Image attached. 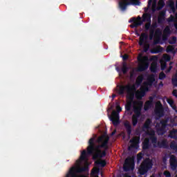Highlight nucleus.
I'll list each match as a JSON object with an SVG mask.
<instances>
[{"instance_id":"1","label":"nucleus","mask_w":177,"mask_h":177,"mask_svg":"<svg viewBox=\"0 0 177 177\" xmlns=\"http://www.w3.org/2000/svg\"><path fill=\"white\" fill-rule=\"evenodd\" d=\"M95 138L93 137L88 140V146L86 150L84 149L80 155V160L85 161L88 160V156H92L96 154V153H100L102 151L100 149H104L107 150L109 149V140L110 138L109 136H100L97 139V143H101V145H96L95 143Z\"/></svg>"},{"instance_id":"2","label":"nucleus","mask_w":177,"mask_h":177,"mask_svg":"<svg viewBox=\"0 0 177 177\" xmlns=\"http://www.w3.org/2000/svg\"><path fill=\"white\" fill-rule=\"evenodd\" d=\"M125 91L127 93V97L129 100H133L135 97V92H136V85L135 84H127L126 86H120L118 90L119 95H124Z\"/></svg>"},{"instance_id":"3","label":"nucleus","mask_w":177,"mask_h":177,"mask_svg":"<svg viewBox=\"0 0 177 177\" xmlns=\"http://www.w3.org/2000/svg\"><path fill=\"white\" fill-rule=\"evenodd\" d=\"M153 168V160L149 158H145L141 163L138 172L140 175H146Z\"/></svg>"},{"instance_id":"4","label":"nucleus","mask_w":177,"mask_h":177,"mask_svg":"<svg viewBox=\"0 0 177 177\" xmlns=\"http://www.w3.org/2000/svg\"><path fill=\"white\" fill-rule=\"evenodd\" d=\"M142 107H143V102H140L138 104V106H134L133 107L134 114L131 117V122L133 127L138 125V119L142 115Z\"/></svg>"},{"instance_id":"5","label":"nucleus","mask_w":177,"mask_h":177,"mask_svg":"<svg viewBox=\"0 0 177 177\" xmlns=\"http://www.w3.org/2000/svg\"><path fill=\"white\" fill-rule=\"evenodd\" d=\"M137 60L140 63L138 67V71L142 73L149 68V57L140 55L138 57Z\"/></svg>"},{"instance_id":"6","label":"nucleus","mask_w":177,"mask_h":177,"mask_svg":"<svg viewBox=\"0 0 177 177\" xmlns=\"http://www.w3.org/2000/svg\"><path fill=\"white\" fill-rule=\"evenodd\" d=\"M116 110L115 111H113L111 115H109V120L110 121H111L113 124V125L117 126L118 125V124H120V114L119 113H121V111H122V108H121V106H120L119 105H118L116 106Z\"/></svg>"},{"instance_id":"7","label":"nucleus","mask_w":177,"mask_h":177,"mask_svg":"<svg viewBox=\"0 0 177 177\" xmlns=\"http://www.w3.org/2000/svg\"><path fill=\"white\" fill-rule=\"evenodd\" d=\"M129 5L140 6V1L139 0H130V1H128V0H123L119 2V6L121 10H127V6H129Z\"/></svg>"},{"instance_id":"8","label":"nucleus","mask_w":177,"mask_h":177,"mask_svg":"<svg viewBox=\"0 0 177 177\" xmlns=\"http://www.w3.org/2000/svg\"><path fill=\"white\" fill-rule=\"evenodd\" d=\"M168 124V120H162L159 123L156 124V131L158 135L162 136L167 131L165 130L167 128V125Z\"/></svg>"},{"instance_id":"9","label":"nucleus","mask_w":177,"mask_h":177,"mask_svg":"<svg viewBox=\"0 0 177 177\" xmlns=\"http://www.w3.org/2000/svg\"><path fill=\"white\" fill-rule=\"evenodd\" d=\"M133 164V158L131 157H128L124 160V164L123 165V169L125 172H128V171H131V165Z\"/></svg>"},{"instance_id":"10","label":"nucleus","mask_w":177,"mask_h":177,"mask_svg":"<svg viewBox=\"0 0 177 177\" xmlns=\"http://www.w3.org/2000/svg\"><path fill=\"white\" fill-rule=\"evenodd\" d=\"M140 142V137H133L130 140V146L128 148V150L131 151L132 149H136L139 146V142Z\"/></svg>"},{"instance_id":"11","label":"nucleus","mask_w":177,"mask_h":177,"mask_svg":"<svg viewBox=\"0 0 177 177\" xmlns=\"http://www.w3.org/2000/svg\"><path fill=\"white\" fill-rule=\"evenodd\" d=\"M170 168L172 171H176L177 169V159L176 156L171 155L169 159Z\"/></svg>"},{"instance_id":"12","label":"nucleus","mask_w":177,"mask_h":177,"mask_svg":"<svg viewBox=\"0 0 177 177\" xmlns=\"http://www.w3.org/2000/svg\"><path fill=\"white\" fill-rule=\"evenodd\" d=\"M153 147H158L159 149H168V142L167 140H163L161 142L158 141L156 143H152Z\"/></svg>"},{"instance_id":"13","label":"nucleus","mask_w":177,"mask_h":177,"mask_svg":"<svg viewBox=\"0 0 177 177\" xmlns=\"http://www.w3.org/2000/svg\"><path fill=\"white\" fill-rule=\"evenodd\" d=\"M140 41L138 44L140 46H143L144 44H147V40L149 39V35L146 32H142L140 36Z\"/></svg>"},{"instance_id":"14","label":"nucleus","mask_w":177,"mask_h":177,"mask_svg":"<svg viewBox=\"0 0 177 177\" xmlns=\"http://www.w3.org/2000/svg\"><path fill=\"white\" fill-rule=\"evenodd\" d=\"M146 91H149V87L145 86L144 88L141 87L140 91H136V97L138 99H142V97H145V95H146Z\"/></svg>"},{"instance_id":"15","label":"nucleus","mask_w":177,"mask_h":177,"mask_svg":"<svg viewBox=\"0 0 177 177\" xmlns=\"http://www.w3.org/2000/svg\"><path fill=\"white\" fill-rule=\"evenodd\" d=\"M155 114L159 118H161L164 115V109H162V104H160L159 106H157L155 109Z\"/></svg>"},{"instance_id":"16","label":"nucleus","mask_w":177,"mask_h":177,"mask_svg":"<svg viewBox=\"0 0 177 177\" xmlns=\"http://www.w3.org/2000/svg\"><path fill=\"white\" fill-rule=\"evenodd\" d=\"M156 81V75H150L148 77H147V82H144V85L145 86H151V85H153V82Z\"/></svg>"},{"instance_id":"17","label":"nucleus","mask_w":177,"mask_h":177,"mask_svg":"<svg viewBox=\"0 0 177 177\" xmlns=\"http://www.w3.org/2000/svg\"><path fill=\"white\" fill-rule=\"evenodd\" d=\"M129 23H133L130 25L131 28H137V27H139L142 24V22H137L136 18L132 17L129 19Z\"/></svg>"},{"instance_id":"18","label":"nucleus","mask_w":177,"mask_h":177,"mask_svg":"<svg viewBox=\"0 0 177 177\" xmlns=\"http://www.w3.org/2000/svg\"><path fill=\"white\" fill-rule=\"evenodd\" d=\"M151 147V144L150 143L149 138H145L142 142V149L143 150H149Z\"/></svg>"},{"instance_id":"19","label":"nucleus","mask_w":177,"mask_h":177,"mask_svg":"<svg viewBox=\"0 0 177 177\" xmlns=\"http://www.w3.org/2000/svg\"><path fill=\"white\" fill-rule=\"evenodd\" d=\"M149 140H151V143H157V136H156V132L154 131H151L149 133Z\"/></svg>"},{"instance_id":"20","label":"nucleus","mask_w":177,"mask_h":177,"mask_svg":"<svg viewBox=\"0 0 177 177\" xmlns=\"http://www.w3.org/2000/svg\"><path fill=\"white\" fill-rule=\"evenodd\" d=\"M124 126L126 128V131L127 132V135L129 136V138H131V135L132 133V126H131L129 122H125Z\"/></svg>"},{"instance_id":"21","label":"nucleus","mask_w":177,"mask_h":177,"mask_svg":"<svg viewBox=\"0 0 177 177\" xmlns=\"http://www.w3.org/2000/svg\"><path fill=\"white\" fill-rule=\"evenodd\" d=\"M150 125H151V119L148 118L146 120L145 122L144 123L142 126V129L145 131V129H149Z\"/></svg>"},{"instance_id":"22","label":"nucleus","mask_w":177,"mask_h":177,"mask_svg":"<svg viewBox=\"0 0 177 177\" xmlns=\"http://www.w3.org/2000/svg\"><path fill=\"white\" fill-rule=\"evenodd\" d=\"M164 50V48L161 46H157L151 51V53L156 55L157 53H161Z\"/></svg>"},{"instance_id":"23","label":"nucleus","mask_w":177,"mask_h":177,"mask_svg":"<svg viewBox=\"0 0 177 177\" xmlns=\"http://www.w3.org/2000/svg\"><path fill=\"white\" fill-rule=\"evenodd\" d=\"M142 21L150 22L151 21V15L149 13H145L142 15Z\"/></svg>"},{"instance_id":"24","label":"nucleus","mask_w":177,"mask_h":177,"mask_svg":"<svg viewBox=\"0 0 177 177\" xmlns=\"http://www.w3.org/2000/svg\"><path fill=\"white\" fill-rule=\"evenodd\" d=\"M169 137L171 138V139H177V129H173L170 131Z\"/></svg>"},{"instance_id":"25","label":"nucleus","mask_w":177,"mask_h":177,"mask_svg":"<svg viewBox=\"0 0 177 177\" xmlns=\"http://www.w3.org/2000/svg\"><path fill=\"white\" fill-rule=\"evenodd\" d=\"M132 109V104L129 103L125 105V113L128 115H132V112H131V109Z\"/></svg>"},{"instance_id":"26","label":"nucleus","mask_w":177,"mask_h":177,"mask_svg":"<svg viewBox=\"0 0 177 177\" xmlns=\"http://www.w3.org/2000/svg\"><path fill=\"white\" fill-rule=\"evenodd\" d=\"M167 102L169 104L170 107H171V109L173 110H175V111L177 113L176 105H175V102H174V100L167 99Z\"/></svg>"},{"instance_id":"27","label":"nucleus","mask_w":177,"mask_h":177,"mask_svg":"<svg viewBox=\"0 0 177 177\" xmlns=\"http://www.w3.org/2000/svg\"><path fill=\"white\" fill-rule=\"evenodd\" d=\"M144 79L145 77H143V75H138L136 80V85H137L138 86H140V85H142V83L143 82Z\"/></svg>"},{"instance_id":"28","label":"nucleus","mask_w":177,"mask_h":177,"mask_svg":"<svg viewBox=\"0 0 177 177\" xmlns=\"http://www.w3.org/2000/svg\"><path fill=\"white\" fill-rule=\"evenodd\" d=\"M167 53H176V51H175V46H168L166 48Z\"/></svg>"},{"instance_id":"29","label":"nucleus","mask_w":177,"mask_h":177,"mask_svg":"<svg viewBox=\"0 0 177 177\" xmlns=\"http://www.w3.org/2000/svg\"><path fill=\"white\" fill-rule=\"evenodd\" d=\"M165 6V2L164 0H160L158 3V6L156 7V10H161L162 8Z\"/></svg>"},{"instance_id":"30","label":"nucleus","mask_w":177,"mask_h":177,"mask_svg":"<svg viewBox=\"0 0 177 177\" xmlns=\"http://www.w3.org/2000/svg\"><path fill=\"white\" fill-rule=\"evenodd\" d=\"M94 156L97 158H102V157H106V151H100V152H97Z\"/></svg>"},{"instance_id":"31","label":"nucleus","mask_w":177,"mask_h":177,"mask_svg":"<svg viewBox=\"0 0 177 177\" xmlns=\"http://www.w3.org/2000/svg\"><path fill=\"white\" fill-rule=\"evenodd\" d=\"M151 104H153V101H147L144 106V110H145V111H147V110H149V109L151 107Z\"/></svg>"},{"instance_id":"32","label":"nucleus","mask_w":177,"mask_h":177,"mask_svg":"<svg viewBox=\"0 0 177 177\" xmlns=\"http://www.w3.org/2000/svg\"><path fill=\"white\" fill-rule=\"evenodd\" d=\"M129 70V68H128V66L125 62L123 63L122 68V72L123 74H127Z\"/></svg>"},{"instance_id":"33","label":"nucleus","mask_w":177,"mask_h":177,"mask_svg":"<svg viewBox=\"0 0 177 177\" xmlns=\"http://www.w3.org/2000/svg\"><path fill=\"white\" fill-rule=\"evenodd\" d=\"M96 164L100 165V167H102V168H104V167H106L107 162H106V160H103L101 161L96 162Z\"/></svg>"},{"instance_id":"34","label":"nucleus","mask_w":177,"mask_h":177,"mask_svg":"<svg viewBox=\"0 0 177 177\" xmlns=\"http://www.w3.org/2000/svg\"><path fill=\"white\" fill-rule=\"evenodd\" d=\"M163 33L165 35H169V34H171V28H169V26L165 27V28L163 30Z\"/></svg>"},{"instance_id":"35","label":"nucleus","mask_w":177,"mask_h":177,"mask_svg":"<svg viewBox=\"0 0 177 177\" xmlns=\"http://www.w3.org/2000/svg\"><path fill=\"white\" fill-rule=\"evenodd\" d=\"M169 7L170 8V9H171V10H175V1L171 0L169 1Z\"/></svg>"},{"instance_id":"36","label":"nucleus","mask_w":177,"mask_h":177,"mask_svg":"<svg viewBox=\"0 0 177 177\" xmlns=\"http://www.w3.org/2000/svg\"><path fill=\"white\" fill-rule=\"evenodd\" d=\"M171 84L174 86H177V73H176L174 77L171 79Z\"/></svg>"},{"instance_id":"37","label":"nucleus","mask_w":177,"mask_h":177,"mask_svg":"<svg viewBox=\"0 0 177 177\" xmlns=\"http://www.w3.org/2000/svg\"><path fill=\"white\" fill-rule=\"evenodd\" d=\"M150 71L151 73H157V65L156 64H151Z\"/></svg>"},{"instance_id":"38","label":"nucleus","mask_w":177,"mask_h":177,"mask_svg":"<svg viewBox=\"0 0 177 177\" xmlns=\"http://www.w3.org/2000/svg\"><path fill=\"white\" fill-rule=\"evenodd\" d=\"M170 148L172 149V150H177V143L175 142H171L170 143Z\"/></svg>"},{"instance_id":"39","label":"nucleus","mask_w":177,"mask_h":177,"mask_svg":"<svg viewBox=\"0 0 177 177\" xmlns=\"http://www.w3.org/2000/svg\"><path fill=\"white\" fill-rule=\"evenodd\" d=\"M165 21V17H158V24H162L164 21Z\"/></svg>"},{"instance_id":"40","label":"nucleus","mask_w":177,"mask_h":177,"mask_svg":"<svg viewBox=\"0 0 177 177\" xmlns=\"http://www.w3.org/2000/svg\"><path fill=\"white\" fill-rule=\"evenodd\" d=\"M169 44L170 45H175L176 44V37H173L171 40L169 41Z\"/></svg>"},{"instance_id":"41","label":"nucleus","mask_w":177,"mask_h":177,"mask_svg":"<svg viewBox=\"0 0 177 177\" xmlns=\"http://www.w3.org/2000/svg\"><path fill=\"white\" fill-rule=\"evenodd\" d=\"M150 27H151V21L147 22L145 24V30H146V31H149V30H150Z\"/></svg>"},{"instance_id":"42","label":"nucleus","mask_w":177,"mask_h":177,"mask_svg":"<svg viewBox=\"0 0 177 177\" xmlns=\"http://www.w3.org/2000/svg\"><path fill=\"white\" fill-rule=\"evenodd\" d=\"M167 77V75H165V73H164V72H161L159 74V80H165V78Z\"/></svg>"},{"instance_id":"43","label":"nucleus","mask_w":177,"mask_h":177,"mask_svg":"<svg viewBox=\"0 0 177 177\" xmlns=\"http://www.w3.org/2000/svg\"><path fill=\"white\" fill-rule=\"evenodd\" d=\"M149 48L150 45L147 44V43H144V52H147Z\"/></svg>"},{"instance_id":"44","label":"nucleus","mask_w":177,"mask_h":177,"mask_svg":"<svg viewBox=\"0 0 177 177\" xmlns=\"http://www.w3.org/2000/svg\"><path fill=\"white\" fill-rule=\"evenodd\" d=\"M165 68H167V64L162 63L160 64V70H162V71H164V70H165Z\"/></svg>"},{"instance_id":"45","label":"nucleus","mask_w":177,"mask_h":177,"mask_svg":"<svg viewBox=\"0 0 177 177\" xmlns=\"http://www.w3.org/2000/svg\"><path fill=\"white\" fill-rule=\"evenodd\" d=\"M163 175L165 176V177H171V172H169V171H165L163 172Z\"/></svg>"},{"instance_id":"46","label":"nucleus","mask_w":177,"mask_h":177,"mask_svg":"<svg viewBox=\"0 0 177 177\" xmlns=\"http://www.w3.org/2000/svg\"><path fill=\"white\" fill-rule=\"evenodd\" d=\"M165 10H162L159 12V17H165Z\"/></svg>"},{"instance_id":"47","label":"nucleus","mask_w":177,"mask_h":177,"mask_svg":"<svg viewBox=\"0 0 177 177\" xmlns=\"http://www.w3.org/2000/svg\"><path fill=\"white\" fill-rule=\"evenodd\" d=\"M155 34H156V35H161V34H162V32H161V30L158 28L155 30Z\"/></svg>"},{"instance_id":"48","label":"nucleus","mask_w":177,"mask_h":177,"mask_svg":"<svg viewBox=\"0 0 177 177\" xmlns=\"http://www.w3.org/2000/svg\"><path fill=\"white\" fill-rule=\"evenodd\" d=\"M136 21L137 22V23H142V24H143V21H142V18L140 17V16H138V17H137V19H136Z\"/></svg>"},{"instance_id":"49","label":"nucleus","mask_w":177,"mask_h":177,"mask_svg":"<svg viewBox=\"0 0 177 177\" xmlns=\"http://www.w3.org/2000/svg\"><path fill=\"white\" fill-rule=\"evenodd\" d=\"M142 158H143V156H142V153H138L137 155V161H140V160H142Z\"/></svg>"},{"instance_id":"50","label":"nucleus","mask_w":177,"mask_h":177,"mask_svg":"<svg viewBox=\"0 0 177 177\" xmlns=\"http://www.w3.org/2000/svg\"><path fill=\"white\" fill-rule=\"evenodd\" d=\"M154 32H156V29L150 27V28H149V34H151V35H154Z\"/></svg>"},{"instance_id":"51","label":"nucleus","mask_w":177,"mask_h":177,"mask_svg":"<svg viewBox=\"0 0 177 177\" xmlns=\"http://www.w3.org/2000/svg\"><path fill=\"white\" fill-rule=\"evenodd\" d=\"M164 59L165 60V62H170L171 57L169 55H166L164 57Z\"/></svg>"},{"instance_id":"52","label":"nucleus","mask_w":177,"mask_h":177,"mask_svg":"<svg viewBox=\"0 0 177 177\" xmlns=\"http://www.w3.org/2000/svg\"><path fill=\"white\" fill-rule=\"evenodd\" d=\"M157 27H158L157 23H154V24H153L151 26V28H153V29H155V30H156V28H157Z\"/></svg>"},{"instance_id":"53","label":"nucleus","mask_w":177,"mask_h":177,"mask_svg":"<svg viewBox=\"0 0 177 177\" xmlns=\"http://www.w3.org/2000/svg\"><path fill=\"white\" fill-rule=\"evenodd\" d=\"M172 95L173 96H175V97H177V90L176 89H174L172 92Z\"/></svg>"},{"instance_id":"54","label":"nucleus","mask_w":177,"mask_h":177,"mask_svg":"<svg viewBox=\"0 0 177 177\" xmlns=\"http://www.w3.org/2000/svg\"><path fill=\"white\" fill-rule=\"evenodd\" d=\"M128 55L125 54L124 55L122 56V59L123 60H128Z\"/></svg>"},{"instance_id":"55","label":"nucleus","mask_w":177,"mask_h":177,"mask_svg":"<svg viewBox=\"0 0 177 177\" xmlns=\"http://www.w3.org/2000/svg\"><path fill=\"white\" fill-rule=\"evenodd\" d=\"M151 2H153V0H149V1H148V8H150V6H151Z\"/></svg>"},{"instance_id":"56","label":"nucleus","mask_w":177,"mask_h":177,"mask_svg":"<svg viewBox=\"0 0 177 177\" xmlns=\"http://www.w3.org/2000/svg\"><path fill=\"white\" fill-rule=\"evenodd\" d=\"M99 172V169H94L93 171H92V174H98Z\"/></svg>"},{"instance_id":"57","label":"nucleus","mask_w":177,"mask_h":177,"mask_svg":"<svg viewBox=\"0 0 177 177\" xmlns=\"http://www.w3.org/2000/svg\"><path fill=\"white\" fill-rule=\"evenodd\" d=\"M152 8L157 9V3L156 2L152 4Z\"/></svg>"},{"instance_id":"58","label":"nucleus","mask_w":177,"mask_h":177,"mask_svg":"<svg viewBox=\"0 0 177 177\" xmlns=\"http://www.w3.org/2000/svg\"><path fill=\"white\" fill-rule=\"evenodd\" d=\"M154 35L149 34V39H153Z\"/></svg>"},{"instance_id":"59","label":"nucleus","mask_w":177,"mask_h":177,"mask_svg":"<svg viewBox=\"0 0 177 177\" xmlns=\"http://www.w3.org/2000/svg\"><path fill=\"white\" fill-rule=\"evenodd\" d=\"M166 39H167V36L165 35L162 36V40L166 41Z\"/></svg>"},{"instance_id":"60","label":"nucleus","mask_w":177,"mask_h":177,"mask_svg":"<svg viewBox=\"0 0 177 177\" xmlns=\"http://www.w3.org/2000/svg\"><path fill=\"white\" fill-rule=\"evenodd\" d=\"M117 96L115 94L112 95V100H114V98Z\"/></svg>"},{"instance_id":"61","label":"nucleus","mask_w":177,"mask_h":177,"mask_svg":"<svg viewBox=\"0 0 177 177\" xmlns=\"http://www.w3.org/2000/svg\"><path fill=\"white\" fill-rule=\"evenodd\" d=\"M157 10V8H152V12L154 13Z\"/></svg>"},{"instance_id":"62","label":"nucleus","mask_w":177,"mask_h":177,"mask_svg":"<svg viewBox=\"0 0 177 177\" xmlns=\"http://www.w3.org/2000/svg\"><path fill=\"white\" fill-rule=\"evenodd\" d=\"M149 102H153V97H149V100H148Z\"/></svg>"},{"instance_id":"63","label":"nucleus","mask_w":177,"mask_h":177,"mask_svg":"<svg viewBox=\"0 0 177 177\" xmlns=\"http://www.w3.org/2000/svg\"><path fill=\"white\" fill-rule=\"evenodd\" d=\"M153 44H154V45H157V44H158V41H154Z\"/></svg>"},{"instance_id":"64","label":"nucleus","mask_w":177,"mask_h":177,"mask_svg":"<svg viewBox=\"0 0 177 177\" xmlns=\"http://www.w3.org/2000/svg\"><path fill=\"white\" fill-rule=\"evenodd\" d=\"M176 8L177 9V0L176 1Z\"/></svg>"}]
</instances>
